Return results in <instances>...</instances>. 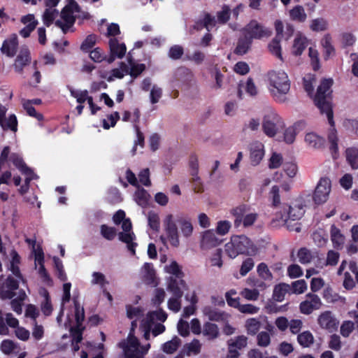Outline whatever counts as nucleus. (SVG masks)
Here are the masks:
<instances>
[{"mask_svg": "<svg viewBox=\"0 0 358 358\" xmlns=\"http://www.w3.org/2000/svg\"><path fill=\"white\" fill-rule=\"evenodd\" d=\"M266 78L270 95L279 103L285 102L291 87V80L287 72L282 69H273L268 72Z\"/></svg>", "mask_w": 358, "mask_h": 358, "instance_id": "f257e3e1", "label": "nucleus"}, {"mask_svg": "<svg viewBox=\"0 0 358 358\" xmlns=\"http://www.w3.org/2000/svg\"><path fill=\"white\" fill-rule=\"evenodd\" d=\"M166 319L167 314L162 309L148 312L140 322V329L143 333L145 339L149 340L151 334L155 337L164 333L166 327L162 323Z\"/></svg>", "mask_w": 358, "mask_h": 358, "instance_id": "f03ea898", "label": "nucleus"}, {"mask_svg": "<svg viewBox=\"0 0 358 358\" xmlns=\"http://www.w3.org/2000/svg\"><path fill=\"white\" fill-rule=\"evenodd\" d=\"M224 251L229 258L234 259L240 255H255L257 253V248L247 236L234 235L224 244Z\"/></svg>", "mask_w": 358, "mask_h": 358, "instance_id": "7ed1b4c3", "label": "nucleus"}, {"mask_svg": "<svg viewBox=\"0 0 358 358\" xmlns=\"http://www.w3.org/2000/svg\"><path fill=\"white\" fill-rule=\"evenodd\" d=\"M10 256L11 259L10 260L9 269L13 273V276H8L0 287V296L2 299L13 298L15 295L13 291L18 288L19 284L20 282L24 283L18 267L20 264L18 254L15 251L12 250Z\"/></svg>", "mask_w": 358, "mask_h": 358, "instance_id": "20e7f679", "label": "nucleus"}, {"mask_svg": "<svg viewBox=\"0 0 358 358\" xmlns=\"http://www.w3.org/2000/svg\"><path fill=\"white\" fill-rule=\"evenodd\" d=\"M136 328V322H131L130 332L126 340L120 342L119 346L122 349L127 358H142L150 349V344L141 345L138 339L134 336Z\"/></svg>", "mask_w": 358, "mask_h": 358, "instance_id": "39448f33", "label": "nucleus"}, {"mask_svg": "<svg viewBox=\"0 0 358 358\" xmlns=\"http://www.w3.org/2000/svg\"><path fill=\"white\" fill-rule=\"evenodd\" d=\"M303 206L299 201H294L290 204L284 203L281 210H277V215L273 217V221L278 222V225H287L290 230L298 231L299 227L291 228L289 220H298L303 215Z\"/></svg>", "mask_w": 358, "mask_h": 358, "instance_id": "423d86ee", "label": "nucleus"}, {"mask_svg": "<svg viewBox=\"0 0 358 358\" xmlns=\"http://www.w3.org/2000/svg\"><path fill=\"white\" fill-rule=\"evenodd\" d=\"M331 79L323 80L317 88V94L315 97V103L320 110L321 113L325 114L329 123L333 124V110L331 103L327 99L330 94V87L332 85Z\"/></svg>", "mask_w": 358, "mask_h": 358, "instance_id": "0eeeda50", "label": "nucleus"}, {"mask_svg": "<svg viewBox=\"0 0 358 358\" xmlns=\"http://www.w3.org/2000/svg\"><path fill=\"white\" fill-rule=\"evenodd\" d=\"M84 320V310L78 304H75V315L72 320L68 317V324L65 326L70 329L72 335V345L75 351L79 350L78 343L82 341V332L83 330V321Z\"/></svg>", "mask_w": 358, "mask_h": 358, "instance_id": "6e6552de", "label": "nucleus"}, {"mask_svg": "<svg viewBox=\"0 0 358 358\" xmlns=\"http://www.w3.org/2000/svg\"><path fill=\"white\" fill-rule=\"evenodd\" d=\"M125 213L123 210H118L113 216V221L116 224H120L121 222L122 232L119 234V239L125 243L127 245L128 249L135 254V248L136 243H134L133 241L135 239V235L131 231V223L129 219H125Z\"/></svg>", "mask_w": 358, "mask_h": 358, "instance_id": "1a4fd4ad", "label": "nucleus"}, {"mask_svg": "<svg viewBox=\"0 0 358 358\" xmlns=\"http://www.w3.org/2000/svg\"><path fill=\"white\" fill-rule=\"evenodd\" d=\"M167 289L173 295L167 301L168 308L178 313L181 309V297L187 285L183 280H173L167 284Z\"/></svg>", "mask_w": 358, "mask_h": 358, "instance_id": "9d476101", "label": "nucleus"}, {"mask_svg": "<svg viewBox=\"0 0 358 358\" xmlns=\"http://www.w3.org/2000/svg\"><path fill=\"white\" fill-rule=\"evenodd\" d=\"M285 127V122L275 112H266L262 122L264 133L268 137H275Z\"/></svg>", "mask_w": 358, "mask_h": 358, "instance_id": "9b49d317", "label": "nucleus"}, {"mask_svg": "<svg viewBox=\"0 0 358 358\" xmlns=\"http://www.w3.org/2000/svg\"><path fill=\"white\" fill-rule=\"evenodd\" d=\"M79 9L76 1L71 0L62 9L60 18L56 20L55 24L66 32L73 24L75 19L78 16Z\"/></svg>", "mask_w": 358, "mask_h": 358, "instance_id": "f8f14e48", "label": "nucleus"}, {"mask_svg": "<svg viewBox=\"0 0 358 358\" xmlns=\"http://www.w3.org/2000/svg\"><path fill=\"white\" fill-rule=\"evenodd\" d=\"M338 274L343 275V285L346 289H352L355 287V282L353 275L355 276V279L358 282V268L357 264L353 261L349 262L345 260L343 261L338 268Z\"/></svg>", "mask_w": 358, "mask_h": 358, "instance_id": "ddd939ff", "label": "nucleus"}, {"mask_svg": "<svg viewBox=\"0 0 358 358\" xmlns=\"http://www.w3.org/2000/svg\"><path fill=\"white\" fill-rule=\"evenodd\" d=\"M26 242L31 246L34 256L35 268L38 271L43 282L50 284L51 280L44 267V253L40 245H36V240L27 238Z\"/></svg>", "mask_w": 358, "mask_h": 358, "instance_id": "4468645a", "label": "nucleus"}, {"mask_svg": "<svg viewBox=\"0 0 358 358\" xmlns=\"http://www.w3.org/2000/svg\"><path fill=\"white\" fill-rule=\"evenodd\" d=\"M244 33L246 38L252 41L268 38L271 36L272 31L257 20H251L244 28Z\"/></svg>", "mask_w": 358, "mask_h": 358, "instance_id": "2eb2a0df", "label": "nucleus"}, {"mask_svg": "<svg viewBox=\"0 0 358 358\" xmlns=\"http://www.w3.org/2000/svg\"><path fill=\"white\" fill-rule=\"evenodd\" d=\"M331 190V182L328 178H322L319 180L314 194L313 200L317 204L325 203Z\"/></svg>", "mask_w": 358, "mask_h": 358, "instance_id": "dca6fc26", "label": "nucleus"}, {"mask_svg": "<svg viewBox=\"0 0 358 358\" xmlns=\"http://www.w3.org/2000/svg\"><path fill=\"white\" fill-rule=\"evenodd\" d=\"M249 208L246 205H240L231 210V213L236 217L235 224H238L243 217V225L251 226L257 219V214L254 213H248Z\"/></svg>", "mask_w": 358, "mask_h": 358, "instance_id": "f3484780", "label": "nucleus"}, {"mask_svg": "<svg viewBox=\"0 0 358 358\" xmlns=\"http://www.w3.org/2000/svg\"><path fill=\"white\" fill-rule=\"evenodd\" d=\"M222 240L217 236L213 229H208L201 233L199 246L203 250H209L219 246Z\"/></svg>", "mask_w": 358, "mask_h": 358, "instance_id": "a211bd4d", "label": "nucleus"}, {"mask_svg": "<svg viewBox=\"0 0 358 358\" xmlns=\"http://www.w3.org/2000/svg\"><path fill=\"white\" fill-rule=\"evenodd\" d=\"M249 152L251 164L257 166L262 162L265 156L264 144L258 141H254L250 144Z\"/></svg>", "mask_w": 358, "mask_h": 358, "instance_id": "6ab92c4d", "label": "nucleus"}, {"mask_svg": "<svg viewBox=\"0 0 358 358\" xmlns=\"http://www.w3.org/2000/svg\"><path fill=\"white\" fill-rule=\"evenodd\" d=\"M322 306V301L320 297L313 294H308L306 296V300L300 303V311L303 314L309 315L313 311L318 310Z\"/></svg>", "mask_w": 358, "mask_h": 358, "instance_id": "aec40b11", "label": "nucleus"}, {"mask_svg": "<svg viewBox=\"0 0 358 358\" xmlns=\"http://www.w3.org/2000/svg\"><path fill=\"white\" fill-rule=\"evenodd\" d=\"M317 322L321 328L330 332L335 331L339 324L334 315L329 310L322 313L318 317Z\"/></svg>", "mask_w": 358, "mask_h": 358, "instance_id": "412c9836", "label": "nucleus"}, {"mask_svg": "<svg viewBox=\"0 0 358 358\" xmlns=\"http://www.w3.org/2000/svg\"><path fill=\"white\" fill-rule=\"evenodd\" d=\"M17 49V36L16 34H12L3 41L0 51L8 57H13L16 55Z\"/></svg>", "mask_w": 358, "mask_h": 358, "instance_id": "4be33fe9", "label": "nucleus"}, {"mask_svg": "<svg viewBox=\"0 0 358 358\" xmlns=\"http://www.w3.org/2000/svg\"><path fill=\"white\" fill-rule=\"evenodd\" d=\"M20 22L24 25L20 31V34L23 38H28L38 24V20L31 13L22 15L20 17Z\"/></svg>", "mask_w": 358, "mask_h": 358, "instance_id": "5701e85b", "label": "nucleus"}, {"mask_svg": "<svg viewBox=\"0 0 358 358\" xmlns=\"http://www.w3.org/2000/svg\"><path fill=\"white\" fill-rule=\"evenodd\" d=\"M110 52L109 62H112L115 57L122 58L124 56L127 48L124 43L121 42L117 38H110L108 42Z\"/></svg>", "mask_w": 358, "mask_h": 358, "instance_id": "b1692460", "label": "nucleus"}, {"mask_svg": "<svg viewBox=\"0 0 358 358\" xmlns=\"http://www.w3.org/2000/svg\"><path fill=\"white\" fill-rule=\"evenodd\" d=\"M6 324L13 328H15V334L16 337L22 341H27L30 336L29 331L24 327H19L18 320L15 318L11 313L6 314Z\"/></svg>", "mask_w": 358, "mask_h": 358, "instance_id": "393cba45", "label": "nucleus"}, {"mask_svg": "<svg viewBox=\"0 0 358 358\" xmlns=\"http://www.w3.org/2000/svg\"><path fill=\"white\" fill-rule=\"evenodd\" d=\"M141 87L145 92L150 91V100L152 104L159 102L162 95V90L160 87L155 84L152 85L150 78H145L142 82Z\"/></svg>", "mask_w": 358, "mask_h": 358, "instance_id": "a878e982", "label": "nucleus"}, {"mask_svg": "<svg viewBox=\"0 0 358 358\" xmlns=\"http://www.w3.org/2000/svg\"><path fill=\"white\" fill-rule=\"evenodd\" d=\"M308 45V38L301 32L296 33L291 47V52L294 56H300Z\"/></svg>", "mask_w": 358, "mask_h": 358, "instance_id": "bb28decb", "label": "nucleus"}, {"mask_svg": "<svg viewBox=\"0 0 358 358\" xmlns=\"http://www.w3.org/2000/svg\"><path fill=\"white\" fill-rule=\"evenodd\" d=\"M202 313L209 320L216 322H228L230 315L210 306H206L202 309Z\"/></svg>", "mask_w": 358, "mask_h": 358, "instance_id": "cd10ccee", "label": "nucleus"}, {"mask_svg": "<svg viewBox=\"0 0 358 358\" xmlns=\"http://www.w3.org/2000/svg\"><path fill=\"white\" fill-rule=\"evenodd\" d=\"M306 127V122L299 121L295 122L293 125L287 127L283 133V141L287 144H292L297 134Z\"/></svg>", "mask_w": 358, "mask_h": 358, "instance_id": "c85d7f7f", "label": "nucleus"}, {"mask_svg": "<svg viewBox=\"0 0 358 358\" xmlns=\"http://www.w3.org/2000/svg\"><path fill=\"white\" fill-rule=\"evenodd\" d=\"M31 62L30 52L26 48H23L20 51L18 55L15 59L13 68L17 73H22L23 69L28 65Z\"/></svg>", "mask_w": 358, "mask_h": 358, "instance_id": "c756f323", "label": "nucleus"}, {"mask_svg": "<svg viewBox=\"0 0 358 358\" xmlns=\"http://www.w3.org/2000/svg\"><path fill=\"white\" fill-rule=\"evenodd\" d=\"M304 142L309 148L314 150L320 149L324 144V138L314 131H308L305 134Z\"/></svg>", "mask_w": 358, "mask_h": 358, "instance_id": "7c9ffc66", "label": "nucleus"}, {"mask_svg": "<svg viewBox=\"0 0 358 358\" xmlns=\"http://www.w3.org/2000/svg\"><path fill=\"white\" fill-rule=\"evenodd\" d=\"M164 271L171 275L167 280V284L173 280H182L183 273L179 264L174 260H171L164 267Z\"/></svg>", "mask_w": 358, "mask_h": 358, "instance_id": "2f4dec72", "label": "nucleus"}, {"mask_svg": "<svg viewBox=\"0 0 358 358\" xmlns=\"http://www.w3.org/2000/svg\"><path fill=\"white\" fill-rule=\"evenodd\" d=\"M269 200L271 202V207L273 208V213L274 217L277 215V210L282 209V205L280 202V189L278 186L273 185L269 192Z\"/></svg>", "mask_w": 358, "mask_h": 358, "instance_id": "473e14b6", "label": "nucleus"}, {"mask_svg": "<svg viewBox=\"0 0 358 358\" xmlns=\"http://www.w3.org/2000/svg\"><path fill=\"white\" fill-rule=\"evenodd\" d=\"M140 276L147 284L154 283L155 272L152 264L150 263H145L140 269Z\"/></svg>", "mask_w": 358, "mask_h": 358, "instance_id": "72a5a7b5", "label": "nucleus"}, {"mask_svg": "<svg viewBox=\"0 0 358 358\" xmlns=\"http://www.w3.org/2000/svg\"><path fill=\"white\" fill-rule=\"evenodd\" d=\"M309 28L314 32H322L329 29L328 20L324 17H318L309 22Z\"/></svg>", "mask_w": 358, "mask_h": 358, "instance_id": "f704fd0d", "label": "nucleus"}, {"mask_svg": "<svg viewBox=\"0 0 358 358\" xmlns=\"http://www.w3.org/2000/svg\"><path fill=\"white\" fill-rule=\"evenodd\" d=\"M90 284L92 286H98L101 289H103L109 285V281L104 273L99 271H94L91 274Z\"/></svg>", "mask_w": 358, "mask_h": 358, "instance_id": "c9c22d12", "label": "nucleus"}, {"mask_svg": "<svg viewBox=\"0 0 358 358\" xmlns=\"http://www.w3.org/2000/svg\"><path fill=\"white\" fill-rule=\"evenodd\" d=\"M0 127L3 131L10 130L13 133L17 131V120L14 114L8 115L7 117L2 118L0 122Z\"/></svg>", "mask_w": 358, "mask_h": 358, "instance_id": "e433bc0d", "label": "nucleus"}, {"mask_svg": "<svg viewBox=\"0 0 358 358\" xmlns=\"http://www.w3.org/2000/svg\"><path fill=\"white\" fill-rule=\"evenodd\" d=\"M331 240L335 248H341L345 243V236L341 233V230L336 226L332 225L330 230Z\"/></svg>", "mask_w": 358, "mask_h": 358, "instance_id": "4c0bfd02", "label": "nucleus"}, {"mask_svg": "<svg viewBox=\"0 0 358 358\" xmlns=\"http://www.w3.org/2000/svg\"><path fill=\"white\" fill-rule=\"evenodd\" d=\"M334 122L333 121V124H329L331 125V129L329 131L328 133V140L330 143V150L332 152V155L334 158H336L338 155V137H337V133L336 129L334 127Z\"/></svg>", "mask_w": 358, "mask_h": 358, "instance_id": "58836bf2", "label": "nucleus"}, {"mask_svg": "<svg viewBox=\"0 0 358 358\" xmlns=\"http://www.w3.org/2000/svg\"><path fill=\"white\" fill-rule=\"evenodd\" d=\"M166 237H161V240L164 243L168 241L171 246L178 248L180 245V239L178 229H171L165 231Z\"/></svg>", "mask_w": 358, "mask_h": 358, "instance_id": "ea45409f", "label": "nucleus"}, {"mask_svg": "<svg viewBox=\"0 0 358 358\" xmlns=\"http://www.w3.org/2000/svg\"><path fill=\"white\" fill-rule=\"evenodd\" d=\"M41 296L43 298L41 302V310L45 315H50L52 311V306L49 299V294L48 291L43 288L39 291Z\"/></svg>", "mask_w": 358, "mask_h": 358, "instance_id": "a19ab883", "label": "nucleus"}, {"mask_svg": "<svg viewBox=\"0 0 358 358\" xmlns=\"http://www.w3.org/2000/svg\"><path fill=\"white\" fill-rule=\"evenodd\" d=\"M180 229L183 237L189 238L194 232V227L191 220L188 218L179 220Z\"/></svg>", "mask_w": 358, "mask_h": 358, "instance_id": "79ce46f5", "label": "nucleus"}, {"mask_svg": "<svg viewBox=\"0 0 358 358\" xmlns=\"http://www.w3.org/2000/svg\"><path fill=\"white\" fill-rule=\"evenodd\" d=\"M289 17L292 20L303 22L307 19V14L301 6H296L289 10Z\"/></svg>", "mask_w": 358, "mask_h": 358, "instance_id": "37998d69", "label": "nucleus"}, {"mask_svg": "<svg viewBox=\"0 0 358 358\" xmlns=\"http://www.w3.org/2000/svg\"><path fill=\"white\" fill-rule=\"evenodd\" d=\"M202 334L209 340H213L217 338L219 335L218 327L210 322H206L203 324Z\"/></svg>", "mask_w": 358, "mask_h": 358, "instance_id": "c03bdc74", "label": "nucleus"}, {"mask_svg": "<svg viewBox=\"0 0 358 358\" xmlns=\"http://www.w3.org/2000/svg\"><path fill=\"white\" fill-rule=\"evenodd\" d=\"M208 262L211 267L221 268L223 266L222 251L220 248L215 250L209 257Z\"/></svg>", "mask_w": 358, "mask_h": 358, "instance_id": "a18cd8bd", "label": "nucleus"}, {"mask_svg": "<svg viewBox=\"0 0 358 358\" xmlns=\"http://www.w3.org/2000/svg\"><path fill=\"white\" fill-rule=\"evenodd\" d=\"M143 312V309L139 306H134L132 305L128 304L126 306V314L127 317L131 320L132 322H136L137 324L136 320L142 316Z\"/></svg>", "mask_w": 358, "mask_h": 358, "instance_id": "49530a36", "label": "nucleus"}, {"mask_svg": "<svg viewBox=\"0 0 358 358\" xmlns=\"http://www.w3.org/2000/svg\"><path fill=\"white\" fill-rule=\"evenodd\" d=\"M57 15L58 11L57 9L52 8H45L42 15V20L43 24L47 27L50 26L53 23Z\"/></svg>", "mask_w": 358, "mask_h": 358, "instance_id": "de8ad7c7", "label": "nucleus"}, {"mask_svg": "<svg viewBox=\"0 0 358 358\" xmlns=\"http://www.w3.org/2000/svg\"><path fill=\"white\" fill-rule=\"evenodd\" d=\"M247 343L248 338L245 336H239L228 341L229 348L236 350L237 351L245 348Z\"/></svg>", "mask_w": 358, "mask_h": 358, "instance_id": "09e8293b", "label": "nucleus"}, {"mask_svg": "<svg viewBox=\"0 0 358 358\" xmlns=\"http://www.w3.org/2000/svg\"><path fill=\"white\" fill-rule=\"evenodd\" d=\"M150 195L146 190L138 187L134 194V200L139 205L145 207L148 205Z\"/></svg>", "mask_w": 358, "mask_h": 358, "instance_id": "8fccbe9b", "label": "nucleus"}, {"mask_svg": "<svg viewBox=\"0 0 358 358\" xmlns=\"http://www.w3.org/2000/svg\"><path fill=\"white\" fill-rule=\"evenodd\" d=\"M261 327L260 321L257 318H248L245 322V327L248 334L255 335Z\"/></svg>", "mask_w": 358, "mask_h": 358, "instance_id": "3c124183", "label": "nucleus"}, {"mask_svg": "<svg viewBox=\"0 0 358 358\" xmlns=\"http://www.w3.org/2000/svg\"><path fill=\"white\" fill-rule=\"evenodd\" d=\"M269 52L277 58H278L281 62L284 61L282 55V48L280 45V41L277 38H273L268 45Z\"/></svg>", "mask_w": 358, "mask_h": 358, "instance_id": "603ef678", "label": "nucleus"}, {"mask_svg": "<svg viewBox=\"0 0 358 358\" xmlns=\"http://www.w3.org/2000/svg\"><path fill=\"white\" fill-rule=\"evenodd\" d=\"M180 345V339L176 336L171 341L166 342L162 345V350L167 354H172L177 350Z\"/></svg>", "mask_w": 358, "mask_h": 358, "instance_id": "864d4df0", "label": "nucleus"}, {"mask_svg": "<svg viewBox=\"0 0 358 358\" xmlns=\"http://www.w3.org/2000/svg\"><path fill=\"white\" fill-rule=\"evenodd\" d=\"M17 344L10 339L3 340L0 344V350L4 355H10L15 352Z\"/></svg>", "mask_w": 358, "mask_h": 358, "instance_id": "5fc2aeb1", "label": "nucleus"}, {"mask_svg": "<svg viewBox=\"0 0 358 358\" xmlns=\"http://www.w3.org/2000/svg\"><path fill=\"white\" fill-rule=\"evenodd\" d=\"M237 292L235 289H230L225 294V299L227 304L236 309H238L241 304L240 298L236 296Z\"/></svg>", "mask_w": 358, "mask_h": 358, "instance_id": "6e6d98bb", "label": "nucleus"}, {"mask_svg": "<svg viewBox=\"0 0 358 358\" xmlns=\"http://www.w3.org/2000/svg\"><path fill=\"white\" fill-rule=\"evenodd\" d=\"M283 162V158L280 153L273 152L268 160V167L271 169L279 168Z\"/></svg>", "mask_w": 358, "mask_h": 358, "instance_id": "4d7b16f0", "label": "nucleus"}, {"mask_svg": "<svg viewBox=\"0 0 358 358\" xmlns=\"http://www.w3.org/2000/svg\"><path fill=\"white\" fill-rule=\"evenodd\" d=\"M27 295L24 291L20 290L17 299L11 301V306L13 310L17 314H21L22 312V302L24 301Z\"/></svg>", "mask_w": 358, "mask_h": 358, "instance_id": "13d9d810", "label": "nucleus"}, {"mask_svg": "<svg viewBox=\"0 0 358 358\" xmlns=\"http://www.w3.org/2000/svg\"><path fill=\"white\" fill-rule=\"evenodd\" d=\"M187 355L189 356L196 355L201 352V343L198 339H193L185 346Z\"/></svg>", "mask_w": 358, "mask_h": 358, "instance_id": "bf43d9fd", "label": "nucleus"}, {"mask_svg": "<svg viewBox=\"0 0 358 358\" xmlns=\"http://www.w3.org/2000/svg\"><path fill=\"white\" fill-rule=\"evenodd\" d=\"M129 73V69L127 66L121 63L120 68L112 70L111 75L107 78L108 81H112L115 78L121 79L124 75Z\"/></svg>", "mask_w": 358, "mask_h": 358, "instance_id": "052dcab7", "label": "nucleus"}, {"mask_svg": "<svg viewBox=\"0 0 358 358\" xmlns=\"http://www.w3.org/2000/svg\"><path fill=\"white\" fill-rule=\"evenodd\" d=\"M297 340L302 347L308 348L313 343L314 337L310 331H304L298 336Z\"/></svg>", "mask_w": 358, "mask_h": 358, "instance_id": "680f3d73", "label": "nucleus"}, {"mask_svg": "<svg viewBox=\"0 0 358 358\" xmlns=\"http://www.w3.org/2000/svg\"><path fill=\"white\" fill-rule=\"evenodd\" d=\"M231 228V223L228 220H220L216 224L215 234L220 236L227 235Z\"/></svg>", "mask_w": 358, "mask_h": 358, "instance_id": "e2e57ef3", "label": "nucleus"}, {"mask_svg": "<svg viewBox=\"0 0 358 358\" xmlns=\"http://www.w3.org/2000/svg\"><path fill=\"white\" fill-rule=\"evenodd\" d=\"M289 288V285L286 284H280L276 285L273 290V297L277 301H282Z\"/></svg>", "mask_w": 358, "mask_h": 358, "instance_id": "0e129e2a", "label": "nucleus"}, {"mask_svg": "<svg viewBox=\"0 0 358 358\" xmlns=\"http://www.w3.org/2000/svg\"><path fill=\"white\" fill-rule=\"evenodd\" d=\"M147 218L149 227L155 231H158L160 226L159 215L155 212L150 211L148 213Z\"/></svg>", "mask_w": 358, "mask_h": 358, "instance_id": "69168bd1", "label": "nucleus"}, {"mask_svg": "<svg viewBox=\"0 0 358 358\" xmlns=\"http://www.w3.org/2000/svg\"><path fill=\"white\" fill-rule=\"evenodd\" d=\"M240 294L248 301H255L259 297V291L257 289L244 288L240 292Z\"/></svg>", "mask_w": 358, "mask_h": 358, "instance_id": "338daca9", "label": "nucleus"}, {"mask_svg": "<svg viewBox=\"0 0 358 358\" xmlns=\"http://www.w3.org/2000/svg\"><path fill=\"white\" fill-rule=\"evenodd\" d=\"M347 160L353 169H358V150L354 148H348L346 150Z\"/></svg>", "mask_w": 358, "mask_h": 358, "instance_id": "774afa93", "label": "nucleus"}]
</instances>
